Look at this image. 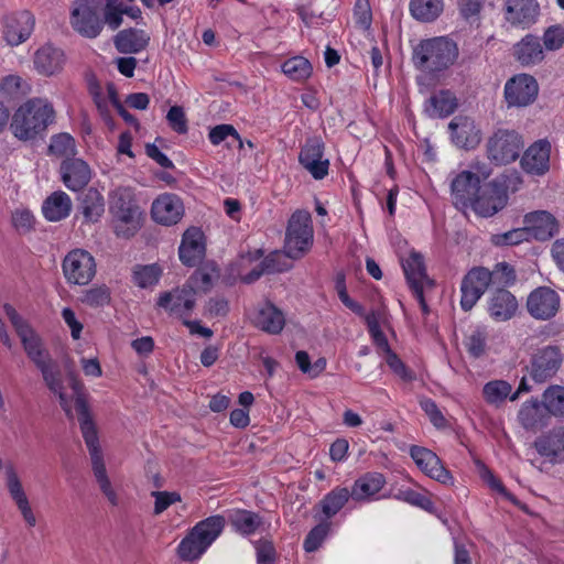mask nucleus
Wrapping results in <instances>:
<instances>
[{
  "label": "nucleus",
  "instance_id": "nucleus-4",
  "mask_svg": "<svg viewBox=\"0 0 564 564\" xmlns=\"http://www.w3.org/2000/svg\"><path fill=\"white\" fill-rule=\"evenodd\" d=\"M225 524L226 519L220 514L212 516L197 522L178 544V556L183 561L199 558L220 535Z\"/></svg>",
  "mask_w": 564,
  "mask_h": 564
},
{
  "label": "nucleus",
  "instance_id": "nucleus-58",
  "mask_svg": "<svg viewBox=\"0 0 564 564\" xmlns=\"http://www.w3.org/2000/svg\"><path fill=\"white\" fill-rule=\"evenodd\" d=\"M170 127L177 133H186L188 130L187 119L184 109L180 106H172L166 115Z\"/></svg>",
  "mask_w": 564,
  "mask_h": 564
},
{
  "label": "nucleus",
  "instance_id": "nucleus-45",
  "mask_svg": "<svg viewBox=\"0 0 564 564\" xmlns=\"http://www.w3.org/2000/svg\"><path fill=\"white\" fill-rule=\"evenodd\" d=\"M282 72L293 80H304L312 74V65L303 56H295L282 64Z\"/></svg>",
  "mask_w": 564,
  "mask_h": 564
},
{
  "label": "nucleus",
  "instance_id": "nucleus-34",
  "mask_svg": "<svg viewBox=\"0 0 564 564\" xmlns=\"http://www.w3.org/2000/svg\"><path fill=\"white\" fill-rule=\"evenodd\" d=\"M386 485V478L380 473H367L357 478L350 490L355 501H369Z\"/></svg>",
  "mask_w": 564,
  "mask_h": 564
},
{
  "label": "nucleus",
  "instance_id": "nucleus-17",
  "mask_svg": "<svg viewBox=\"0 0 564 564\" xmlns=\"http://www.w3.org/2000/svg\"><path fill=\"white\" fill-rule=\"evenodd\" d=\"M502 10L506 22L521 29L533 25L540 14V6L535 0H506Z\"/></svg>",
  "mask_w": 564,
  "mask_h": 564
},
{
  "label": "nucleus",
  "instance_id": "nucleus-21",
  "mask_svg": "<svg viewBox=\"0 0 564 564\" xmlns=\"http://www.w3.org/2000/svg\"><path fill=\"white\" fill-rule=\"evenodd\" d=\"M410 456L416 466L429 477L448 484L452 479L449 471L442 465L440 457L426 447L413 445L410 447Z\"/></svg>",
  "mask_w": 564,
  "mask_h": 564
},
{
  "label": "nucleus",
  "instance_id": "nucleus-64",
  "mask_svg": "<svg viewBox=\"0 0 564 564\" xmlns=\"http://www.w3.org/2000/svg\"><path fill=\"white\" fill-rule=\"evenodd\" d=\"M122 4L105 3L104 7V25L107 24L112 31L117 30L122 24Z\"/></svg>",
  "mask_w": 564,
  "mask_h": 564
},
{
  "label": "nucleus",
  "instance_id": "nucleus-36",
  "mask_svg": "<svg viewBox=\"0 0 564 564\" xmlns=\"http://www.w3.org/2000/svg\"><path fill=\"white\" fill-rule=\"evenodd\" d=\"M79 210L86 221H98L105 213V199L101 193L94 187L84 192L79 198Z\"/></svg>",
  "mask_w": 564,
  "mask_h": 564
},
{
  "label": "nucleus",
  "instance_id": "nucleus-35",
  "mask_svg": "<svg viewBox=\"0 0 564 564\" xmlns=\"http://www.w3.org/2000/svg\"><path fill=\"white\" fill-rule=\"evenodd\" d=\"M73 203L70 197L63 191L52 193L44 202L42 212L50 221H59L69 216Z\"/></svg>",
  "mask_w": 564,
  "mask_h": 564
},
{
  "label": "nucleus",
  "instance_id": "nucleus-43",
  "mask_svg": "<svg viewBox=\"0 0 564 564\" xmlns=\"http://www.w3.org/2000/svg\"><path fill=\"white\" fill-rule=\"evenodd\" d=\"M48 153L64 160L74 159L76 154V144L69 133H58L51 138Z\"/></svg>",
  "mask_w": 564,
  "mask_h": 564
},
{
  "label": "nucleus",
  "instance_id": "nucleus-47",
  "mask_svg": "<svg viewBox=\"0 0 564 564\" xmlns=\"http://www.w3.org/2000/svg\"><path fill=\"white\" fill-rule=\"evenodd\" d=\"M209 140L214 145H218L224 141H227V147H234L237 144L239 148L242 147V141L237 130L231 124H219L214 127L209 131Z\"/></svg>",
  "mask_w": 564,
  "mask_h": 564
},
{
  "label": "nucleus",
  "instance_id": "nucleus-44",
  "mask_svg": "<svg viewBox=\"0 0 564 564\" xmlns=\"http://www.w3.org/2000/svg\"><path fill=\"white\" fill-rule=\"evenodd\" d=\"M542 404L552 415L564 416V387H549L542 394Z\"/></svg>",
  "mask_w": 564,
  "mask_h": 564
},
{
  "label": "nucleus",
  "instance_id": "nucleus-33",
  "mask_svg": "<svg viewBox=\"0 0 564 564\" xmlns=\"http://www.w3.org/2000/svg\"><path fill=\"white\" fill-rule=\"evenodd\" d=\"M150 42V36L138 29L119 31L113 37L116 50L122 54H135L144 50Z\"/></svg>",
  "mask_w": 564,
  "mask_h": 564
},
{
  "label": "nucleus",
  "instance_id": "nucleus-16",
  "mask_svg": "<svg viewBox=\"0 0 564 564\" xmlns=\"http://www.w3.org/2000/svg\"><path fill=\"white\" fill-rule=\"evenodd\" d=\"M299 162L315 180H323L328 174L329 161L324 158V143L319 138L306 140L300 151Z\"/></svg>",
  "mask_w": 564,
  "mask_h": 564
},
{
  "label": "nucleus",
  "instance_id": "nucleus-48",
  "mask_svg": "<svg viewBox=\"0 0 564 564\" xmlns=\"http://www.w3.org/2000/svg\"><path fill=\"white\" fill-rule=\"evenodd\" d=\"M43 377V380L51 392H59L63 387L61 370L56 361L51 359L37 368Z\"/></svg>",
  "mask_w": 564,
  "mask_h": 564
},
{
  "label": "nucleus",
  "instance_id": "nucleus-24",
  "mask_svg": "<svg viewBox=\"0 0 564 564\" xmlns=\"http://www.w3.org/2000/svg\"><path fill=\"white\" fill-rule=\"evenodd\" d=\"M183 212L182 202L173 194L159 196L151 208L154 221L164 226L175 225L182 218Z\"/></svg>",
  "mask_w": 564,
  "mask_h": 564
},
{
  "label": "nucleus",
  "instance_id": "nucleus-12",
  "mask_svg": "<svg viewBox=\"0 0 564 564\" xmlns=\"http://www.w3.org/2000/svg\"><path fill=\"white\" fill-rule=\"evenodd\" d=\"M564 355L557 346H545L532 356L530 362V376L538 382L543 383L551 379L561 368Z\"/></svg>",
  "mask_w": 564,
  "mask_h": 564
},
{
  "label": "nucleus",
  "instance_id": "nucleus-3",
  "mask_svg": "<svg viewBox=\"0 0 564 564\" xmlns=\"http://www.w3.org/2000/svg\"><path fill=\"white\" fill-rule=\"evenodd\" d=\"M109 213L113 232L119 238L133 237L142 226L143 212L130 187H118L109 194Z\"/></svg>",
  "mask_w": 564,
  "mask_h": 564
},
{
  "label": "nucleus",
  "instance_id": "nucleus-13",
  "mask_svg": "<svg viewBox=\"0 0 564 564\" xmlns=\"http://www.w3.org/2000/svg\"><path fill=\"white\" fill-rule=\"evenodd\" d=\"M539 93L535 78L528 74H519L505 85V99L509 107H525L532 104Z\"/></svg>",
  "mask_w": 564,
  "mask_h": 564
},
{
  "label": "nucleus",
  "instance_id": "nucleus-10",
  "mask_svg": "<svg viewBox=\"0 0 564 564\" xmlns=\"http://www.w3.org/2000/svg\"><path fill=\"white\" fill-rule=\"evenodd\" d=\"M508 200L505 183L492 181L480 185L479 192L475 195L471 207L482 217H489L502 209Z\"/></svg>",
  "mask_w": 564,
  "mask_h": 564
},
{
  "label": "nucleus",
  "instance_id": "nucleus-9",
  "mask_svg": "<svg viewBox=\"0 0 564 564\" xmlns=\"http://www.w3.org/2000/svg\"><path fill=\"white\" fill-rule=\"evenodd\" d=\"M198 283V276L193 275L182 288L164 292L158 300V305L171 314L187 317L196 304V291L194 284Z\"/></svg>",
  "mask_w": 564,
  "mask_h": 564
},
{
  "label": "nucleus",
  "instance_id": "nucleus-7",
  "mask_svg": "<svg viewBox=\"0 0 564 564\" xmlns=\"http://www.w3.org/2000/svg\"><path fill=\"white\" fill-rule=\"evenodd\" d=\"M83 426V437L85 440L86 446L89 451L90 460H91V469L95 476V479L98 484L100 491L107 498L108 502L111 506L119 505V496L112 487V484L108 477L106 465L104 462L102 452L99 447L98 436L91 432L90 426L87 423H84Z\"/></svg>",
  "mask_w": 564,
  "mask_h": 564
},
{
  "label": "nucleus",
  "instance_id": "nucleus-25",
  "mask_svg": "<svg viewBox=\"0 0 564 564\" xmlns=\"http://www.w3.org/2000/svg\"><path fill=\"white\" fill-rule=\"evenodd\" d=\"M448 129L452 141L459 148L473 149L480 142V130L469 117H454Z\"/></svg>",
  "mask_w": 564,
  "mask_h": 564
},
{
  "label": "nucleus",
  "instance_id": "nucleus-53",
  "mask_svg": "<svg viewBox=\"0 0 564 564\" xmlns=\"http://www.w3.org/2000/svg\"><path fill=\"white\" fill-rule=\"evenodd\" d=\"M286 252L273 251L269 253L261 262L267 274L284 272L291 269V263L286 260Z\"/></svg>",
  "mask_w": 564,
  "mask_h": 564
},
{
  "label": "nucleus",
  "instance_id": "nucleus-60",
  "mask_svg": "<svg viewBox=\"0 0 564 564\" xmlns=\"http://www.w3.org/2000/svg\"><path fill=\"white\" fill-rule=\"evenodd\" d=\"M152 497H154V514H161L164 512L170 506L175 502L181 501V495L175 491H152Z\"/></svg>",
  "mask_w": 564,
  "mask_h": 564
},
{
  "label": "nucleus",
  "instance_id": "nucleus-42",
  "mask_svg": "<svg viewBox=\"0 0 564 564\" xmlns=\"http://www.w3.org/2000/svg\"><path fill=\"white\" fill-rule=\"evenodd\" d=\"M430 115L433 117H447L457 108V101L449 90H441L429 99Z\"/></svg>",
  "mask_w": 564,
  "mask_h": 564
},
{
  "label": "nucleus",
  "instance_id": "nucleus-22",
  "mask_svg": "<svg viewBox=\"0 0 564 564\" xmlns=\"http://www.w3.org/2000/svg\"><path fill=\"white\" fill-rule=\"evenodd\" d=\"M59 173L64 185L74 192L84 188L91 178L89 165L78 158L63 160Z\"/></svg>",
  "mask_w": 564,
  "mask_h": 564
},
{
  "label": "nucleus",
  "instance_id": "nucleus-38",
  "mask_svg": "<svg viewBox=\"0 0 564 564\" xmlns=\"http://www.w3.org/2000/svg\"><path fill=\"white\" fill-rule=\"evenodd\" d=\"M351 492L346 487H335L321 500L319 505L326 518H332L348 502Z\"/></svg>",
  "mask_w": 564,
  "mask_h": 564
},
{
  "label": "nucleus",
  "instance_id": "nucleus-56",
  "mask_svg": "<svg viewBox=\"0 0 564 564\" xmlns=\"http://www.w3.org/2000/svg\"><path fill=\"white\" fill-rule=\"evenodd\" d=\"M7 487L18 507L29 501L13 467L7 469Z\"/></svg>",
  "mask_w": 564,
  "mask_h": 564
},
{
  "label": "nucleus",
  "instance_id": "nucleus-14",
  "mask_svg": "<svg viewBox=\"0 0 564 564\" xmlns=\"http://www.w3.org/2000/svg\"><path fill=\"white\" fill-rule=\"evenodd\" d=\"M490 285L489 270L475 267L464 276L460 285V306L465 312L470 311Z\"/></svg>",
  "mask_w": 564,
  "mask_h": 564
},
{
  "label": "nucleus",
  "instance_id": "nucleus-61",
  "mask_svg": "<svg viewBox=\"0 0 564 564\" xmlns=\"http://www.w3.org/2000/svg\"><path fill=\"white\" fill-rule=\"evenodd\" d=\"M11 221L20 234H26L33 228L34 216L28 209H17L12 213Z\"/></svg>",
  "mask_w": 564,
  "mask_h": 564
},
{
  "label": "nucleus",
  "instance_id": "nucleus-28",
  "mask_svg": "<svg viewBox=\"0 0 564 564\" xmlns=\"http://www.w3.org/2000/svg\"><path fill=\"white\" fill-rule=\"evenodd\" d=\"M402 269L412 291L434 288V281L427 276L423 257L419 252H411L403 259Z\"/></svg>",
  "mask_w": 564,
  "mask_h": 564
},
{
  "label": "nucleus",
  "instance_id": "nucleus-51",
  "mask_svg": "<svg viewBox=\"0 0 564 564\" xmlns=\"http://www.w3.org/2000/svg\"><path fill=\"white\" fill-rule=\"evenodd\" d=\"M487 332L485 328L478 327L466 337L465 346L467 351L475 358L484 355L486 349Z\"/></svg>",
  "mask_w": 564,
  "mask_h": 564
},
{
  "label": "nucleus",
  "instance_id": "nucleus-52",
  "mask_svg": "<svg viewBox=\"0 0 564 564\" xmlns=\"http://www.w3.org/2000/svg\"><path fill=\"white\" fill-rule=\"evenodd\" d=\"M490 284L506 286L514 282L516 272L507 262L497 263L492 271L489 270Z\"/></svg>",
  "mask_w": 564,
  "mask_h": 564
},
{
  "label": "nucleus",
  "instance_id": "nucleus-40",
  "mask_svg": "<svg viewBox=\"0 0 564 564\" xmlns=\"http://www.w3.org/2000/svg\"><path fill=\"white\" fill-rule=\"evenodd\" d=\"M20 339L28 357L37 368L52 359L48 351L44 349L42 340L35 332H32Z\"/></svg>",
  "mask_w": 564,
  "mask_h": 564
},
{
  "label": "nucleus",
  "instance_id": "nucleus-1",
  "mask_svg": "<svg viewBox=\"0 0 564 564\" xmlns=\"http://www.w3.org/2000/svg\"><path fill=\"white\" fill-rule=\"evenodd\" d=\"M54 119L55 111L51 102L32 98L15 110L10 128L14 137L26 141L44 132Z\"/></svg>",
  "mask_w": 564,
  "mask_h": 564
},
{
  "label": "nucleus",
  "instance_id": "nucleus-49",
  "mask_svg": "<svg viewBox=\"0 0 564 564\" xmlns=\"http://www.w3.org/2000/svg\"><path fill=\"white\" fill-rule=\"evenodd\" d=\"M161 270L156 264L138 265L133 270V282L144 289L158 283Z\"/></svg>",
  "mask_w": 564,
  "mask_h": 564
},
{
  "label": "nucleus",
  "instance_id": "nucleus-63",
  "mask_svg": "<svg viewBox=\"0 0 564 564\" xmlns=\"http://www.w3.org/2000/svg\"><path fill=\"white\" fill-rule=\"evenodd\" d=\"M519 420L525 429L535 427L540 421L538 403H524L519 411Z\"/></svg>",
  "mask_w": 564,
  "mask_h": 564
},
{
  "label": "nucleus",
  "instance_id": "nucleus-54",
  "mask_svg": "<svg viewBox=\"0 0 564 564\" xmlns=\"http://www.w3.org/2000/svg\"><path fill=\"white\" fill-rule=\"evenodd\" d=\"M329 531V523L315 525L306 535L303 547L306 552H315L323 543Z\"/></svg>",
  "mask_w": 564,
  "mask_h": 564
},
{
  "label": "nucleus",
  "instance_id": "nucleus-37",
  "mask_svg": "<svg viewBox=\"0 0 564 564\" xmlns=\"http://www.w3.org/2000/svg\"><path fill=\"white\" fill-rule=\"evenodd\" d=\"M409 9L415 20L432 22L443 12L444 0H410Z\"/></svg>",
  "mask_w": 564,
  "mask_h": 564
},
{
  "label": "nucleus",
  "instance_id": "nucleus-2",
  "mask_svg": "<svg viewBox=\"0 0 564 564\" xmlns=\"http://www.w3.org/2000/svg\"><path fill=\"white\" fill-rule=\"evenodd\" d=\"M457 57V44L446 36L422 40L414 46L412 53L414 66L419 70L432 75L449 68Z\"/></svg>",
  "mask_w": 564,
  "mask_h": 564
},
{
  "label": "nucleus",
  "instance_id": "nucleus-30",
  "mask_svg": "<svg viewBox=\"0 0 564 564\" xmlns=\"http://www.w3.org/2000/svg\"><path fill=\"white\" fill-rule=\"evenodd\" d=\"M253 324L269 334H279L285 324V317L281 310L270 302L259 306L252 317Z\"/></svg>",
  "mask_w": 564,
  "mask_h": 564
},
{
  "label": "nucleus",
  "instance_id": "nucleus-11",
  "mask_svg": "<svg viewBox=\"0 0 564 564\" xmlns=\"http://www.w3.org/2000/svg\"><path fill=\"white\" fill-rule=\"evenodd\" d=\"M63 272L67 282L86 285L96 274L95 259L86 250L75 249L65 257Z\"/></svg>",
  "mask_w": 564,
  "mask_h": 564
},
{
  "label": "nucleus",
  "instance_id": "nucleus-27",
  "mask_svg": "<svg viewBox=\"0 0 564 564\" xmlns=\"http://www.w3.org/2000/svg\"><path fill=\"white\" fill-rule=\"evenodd\" d=\"M203 232L195 227L187 229L182 238L178 248L181 261L187 267H195L205 256V245Z\"/></svg>",
  "mask_w": 564,
  "mask_h": 564
},
{
  "label": "nucleus",
  "instance_id": "nucleus-29",
  "mask_svg": "<svg viewBox=\"0 0 564 564\" xmlns=\"http://www.w3.org/2000/svg\"><path fill=\"white\" fill-rule=\"evenodd\" d=\"M512 54L522 66H532L544 59L540 39L528 34L513 45Z\"/></svg>",
  "mask_w": 564,
  "mask_h": 564
},
{
  "label": "nucleus",
  "instance_id": "nucleus-59",
  "mask_svg": "<svg viewBox=\"0 0 564 564\" xmlns=\"http://www.w3.org/2000/svg\"><path fill=\"white\" fill-rule=\"evenodd\" d=\"M543 44L549 51H556L564 44V28L552 25L543 34Z\"/></svg>",
  "mask_w": 564,
  "mask_h": 564
},
{
  "label": "nucleus",
  "instance_id": "nucleus-19",
  "mask_svg": "<svg viewBox=\"0 0 564 564\" xmlns=\"http://www.w3.org/2000/svg\"><path fill=\"white\" fill-rule=\"evenodd\" d=\"M4 39L9 45L15 46L25 42L33 32L35 20L31 12L10 13L3 19Z\"/></svg>",
  "mask_w": 564,
  "mask_h": 564
},
{
  "label": "nucleus",
  "instance_id": "nucleus-39",
  "mask_svg": "<svg viewBox=\"0 0 564 564\" xmlns=\"http://www.w3.org/2000/svg\"><path fill=\"white\" fill-rule=\"evenodd\" d=\"M69 381H70V387L75 393V409L78 414L80 430L83 431V426H85L84 423H87L90 426L91 432L94 434H97L95 424L89 414V408H88L86 398L83 393V383L74 375H70Z\"/></svg>",
  "mask_w": 564,
  "mask_h": 564
},
{
  "label": "nucleus",
  "instance_id": "nucleus-41",
  "mask_svg": "<svg viewBox=\"0 0 564 564\" xmlns=\"http://www.w3.org/2000/svg\"><path fill=\"white\" fill-rule=\"evenodd\" d=\"M232 528L243 534L249 535L257 531L262 521L259 514L248 510H237L229 518Z\"/></svg>",
  "mask_w": 564,
  "mask_h": 564
},
{
  "label": "nucleus",
  "instance_id": "nucleus-8",
  "mask_svg": "<svg viewBox=\"0 0 564 564\" xmlns=\"http://www.w3.org/2000/svg\"><path fill=\"white\" fill-rule=\"evenodd\" d=\"M100 11L99 0H77L70 15L73 29L85 37H97L104 29Z\"/></svg>",
  "mask_w": 564,
  "mask_h": 564
},
{
  "label": "nucleus",
  "instance_id": "nucleus-18",
  "mask_svg": "<svg viewBox=\"0 0 564 564\" xmlns=\"http://www.w3.org/2000/svg\"><path fill=\"white\" fill-rule=\"evenodd\" d=\"M523 224L529 238L538 241H547L560 231L558 220L546 210H535L524 215Z\"/></svg>",
  "mask_w": 564,
  "mask_h": 564
},
{
  "label": "nucleus",
  "instance_id": "nucleus-26",
  "mask_svg": "<svg viewBox=\"0 0 564 564\" xmlns=\"http://www.w3.org/2000/svg\"><path fill=\"white\" fill-rule=\"evenodd\" d=\"M64 63V52L48 43L37 48L33 56L34 67L43 76H52L59 73L63 69Z\"/></svg>",
  "mask_w": 564,
  "mask_h": 564
},
{
  "label": "nucleus",
  "instance_id": "nucleus-15",
  "mask_svg": "<svg viewBox=\"0 0 564 564\" xmlns=\"http://www.w3.org/2000/svg\"><path fill=\"white\" fill-rule=\"evenodd\" d=\"M561 305L560 295L549 286H540L533 290L527 300L529 314L540 321H547L554 317Z\"/></svg>",
  "mask_w": 564,
  "mask_h": 564
},
{
  "label": "nucleus",
  "instance_id": "nucleus-57",
  "mask_svg": "<svg viewBox=\"0 0 564 564\" xmlns=\"http://www.w3.org/2000/svg\"><path fill=\"white\" fill-rule=\"evenodd\" d=\"M420 406L435 427L443 429L447 425L446 419L432 399L424 398L420 400Z\"/></svg>",
  "mask_w": 564,
  "mask_h": 564
},
{
  "label": "nucleus",
  "instance_id": "nucleus-32",
  "mask_svg": "<svg viewBox=\"0 0 564 564\" xmlns=\"http://www.w3.org/2000/svg\"><path fill=\"white\" fill-rule=\"evenodd\" d=\"M518 308L514 295L503 288L497 289L489 301V314L495 321L510 319Z\"/></svg>",
  "mask_w": 564,
  "mask_h": 564
},
{
  "label": "nucleus",
  "instance_id": "nucleus-55",
  "mask_svg": "<svg viewBox=\"0 0 564 564\" xmlns=\"http://www.w3.org/2000/svg\"><path fill=\"white\" fill-rule=\"evenodd\" d=\"M82 302L94 307L104 306L110 302V291L106 285L91 288L84 292Z\"/></svg>",
  "mask_w": 564,
  "mask_h": 564
},
{
  "label": "nucleus",
  "instance_id": "nucleus-62",
  "mask_svg": "<svg viewBox=\"0 0 564 564\" xmlns=\"http://www.w3.org/2000/svg\"><path fill=\"white\" fill-rule=\"evenodd\" d=\"M258 564H274L276 552L274 545L269 540H259L256 542Z\"/></svg>",
  "mask_w": 564,
  "mask_h": 564
},
{
  "label": "nucleus",
  "instance_id": "nucleus-46",
  "mask_svg": "<svg viewBox=\"0 0 564 564\" xmlns=\"http://www.w3.org/2000/svg\"><path fill=\"white\" fill-rule=\"evenodd\" d=\"M511 384L505 380H492L484 386L482 393L489 404L499 405L511 395Z\"/></svg>",
  "mask_w": 564,
  "mask_h": 564
},
{
  "label": "nucleus",
  "instance_id": "nucleus-6",
  "mask_svg": "<svg viewBox=\"0 0 564 564\" xmlns=\"http://www.w3.org/2000/svg\"><path fill=\"white\" fill-rule=\"evenodd\" d=\"M524 148L522 135L512 129L496 130L486 142L487 158L496 165L514 162Z\"/></svg>",
  "mask_w": 564,
  "mask_h": 564
},
{
  "label": "nucleus",
  "instance_id": "nucleus-20",
  "mask_svg": "<svg viewBox=\"0 0 564 564\" xmlns=\"http://www.w3.org/2000/svg\"><path fill=\"white\" fill-rule=\"evenodd\" d=\"M551 143L541 139L533 142L521 156L522 170L531 175L541 176L550 170Z\"/></svg>",
  "mask_w": 564,
  "mask_h": 564
},
{
  "label": "nucleus",
  "instance_id": "nucleus-50",
  "mask_svg": "<svg viewBox=\"0 0 564 564\" xmlns=\"http://www.w3.org/2000/svg\"><path fill=\"white\" fill-rule=\"evenodd\" d=\"M529 240V235L523 228H516L502 234L492 235L490 241L497 247L516 246L523 241Z\"/></svg>",
  "mask_w": 564,
  "mask_h": 564
},
{
  "label": "nucleus",
  "instance_id": "nucleus-5",
  "mask_svg": "<svg viewBox=\"0 0 564 564\" xmlns=\"http://www.w3.org/2000/svg\"><path fill=\"white\" fill-rule=\"evenodd\" d=\"M313 245V227L307 210H295L289 219L284 250L289 259L302 258Z\"/></svg>",
  "mask_w": 564,
  "mask_h": 564
},
{
  "label": "nucleus",
  "instance_id": "nucleus-31",
  "mask_svg": "<svg viewBox=\"0 0 564 564\" xmlns=\"http://www.w3.org/2000/svg\"><path fill=\"white\" fill-rule=\"evenodd\" d=\"M534 447L541 456L549 458L552 464L562 463L564 453V427L555 429L539 437Z\"/></svg>",
  "mask_w": 564,
  "mask_h": 564
},
{
  "label": "nucleus",
  "instance_id": "nucleus-23",
  "mask_svg": "<svg viewBox=\"0 0 564 564\" xmlns=\"http://www.w3.org/2000/svg\"><path fill=\"white\" fill-rule=\"evenodd\" d=\"M480 185V178L476 174L469 171L459 173L451 186L455 206L462 209L469 207Z\"/></svg>",
  "mask_w": 564,
  "mask_h": 564
}]
</instances>
